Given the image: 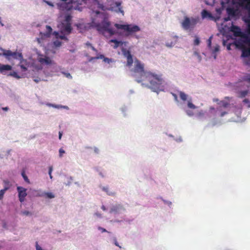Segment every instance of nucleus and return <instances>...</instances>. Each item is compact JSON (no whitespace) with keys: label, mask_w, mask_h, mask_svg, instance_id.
<instances>
[{"label":"nucleus","mask_w":250,"mask_h":250,"mask_svg":"<svg viewBox=\"0 0 250 250\" xmlns=\"http://www.w3.org/2000/svg\"><path fill=\"white\" fill-rule=\"evenodd\" d=\"M131 76L138 83L148 82L149 87L155 92L163 89L164 80L162 75L146 71L144 65L138 60L135 61L134 67L131 69Z\"/></svg>","instance_id":"obj_1"},{"label":"nucleus","mask_w":250,"mask_h":250,"mask_svg":"<svg viewBox=\"0 0 250 250\" xmlns=\"http://www.w3.org/2000/svg\"><path fill=\"white\" fill-rule=\"evenodd\" d=\"M97 18L101 19V21H97L95 20L92 21V25L94 26L97 31L103 35L108 33L110 36H113L116 34V31L113 28L110 27V22L108 20V15L104 13H100L97 12Z\"/></svg>","instance_id":"obj_2"},{"label":"nucleus","mask_w":250,"mask_h":250,"mask_svg":"<svg viewBox=\"0 0 250 250\" xmlns=\"http://www.w3.org/2000/svg\"><path fill=\"white\" fill-rule=\"evenodd\" d=\"M0 50L1 51V52H0V56H4L5 57L6 59L9 61H10L12 60H20V64H19V66L21 68V71H22V72H25L27 71V69L28 68V65H29V64L27 60L23 59L21 53L12 52L9 50H5L2 48H0Z\"/></svg>","instance_id":"obj_3"},{"label":"nucleus","mask_w":250,"mask_h":250,"mask_svg":"<svg viewBox=\"0 0 250 250\" xmlns=\"http://www.w3.org/2000/svg\"><path fill=\"white\" fill-rule=\"evenodd\" d=\"M93 3L97 8L103 11H110L124 15V10L121 6V1H114V0H106V5H104L98 0H88Z\"/></svg>","instance_id":"obj_4"},{"label":"nucleus","mask_w":250,"mask_h":250,"mask_svg":"<svg viewBox=\"0 0 250 250\" xmlns=\"http://www.w3.org/2000/svg\"><path fill=\"white\" fill-rule=\"evenodd\" d=\"M62 3H57V8L59 10L62 12H69L72 9L77 8L73 6L74 2L73 0H60Z\"/></svg>","instance_id":"obj_5"},{"label":"nucleus","mask_w":250,"mask_h":250,"mask_svg":"<svg viewBox=\"0 0 250 250\" xmlns=\"http://www.w3.org/2000/svg\"><path fill=\"white\" fill-rule=\"evenodd\" d=\"M198 22V18H189L185 17L184 20L181 22V26L184 29H192Z\"/></svg>","instance_id":"obj_6"},{"label":"nucleus","mask_w":250,"mask_h":250,"mask_svg":"<svg viewBox=\"0 0 250 250\" xmlns=\"http://www.w3.org/2000/svg\"><path fill=\"white\" fill-rule=\"evenodd\" d=\"M247 34H248V35L250 36V23L248 24V27H247V30H246ZM244 38L246 39V40H245V43H246L247 44H248V47L246 49H244L242 50V57H248L249 56L250 57V37H248V36H246L245 37H243Z\"/></svg>","instance_id":"obj_7"},{"label":"nucleus","mask_w":250,"mask_h":250,"mask_svg":"<svg viewBox=\"0 0 250 250\" xmlns=\"http://www.w3.org/2000/svg\"><path fill=\"white\" fill-rule=\"evenodd\" d=\"M230 31L233 33L234 36L236 37H247L242 31L240 28L236 25H231L230 27Z\"/></svg>","instance_id":"obj_8"},{"label":"nucleus","mask_w":250,"mask_h":250,"mask_svg":"<svg viewBox=\"0 0 250 250\" xmlns=\"http://www.w3.org/2000/svg\"><path fill=\"white\" fill-rule=\"evenodd\" d=\"M27 189L21 187H17L18 194H19V200L20 202L22 203L24 201V198L27 196V193L26 191Z\"/></svg>","instance_id":"obj_9"},{"label":"nucleus","mask_w":250,"mask_h":250,"mask_svg":"<svg viewBox=\"0 0 250 250\" xmlns=\"http://www.w3.org/2000/svg\"><path fill=\"white\" fill-rule=\"evenodd\" d=\"M38 62L42 64L49 65L52 63V61L50 58L40 54L38 58Z\"/></svg>","instance_id":"obj_10"},{"label":"nucleus","mask_w":250,"mask_h":250,"mask_svg":"<svg viewBox=\"0 0 250 250\" xmlns=\"http://www.w3.org/2000/svg\"><path fill=\"white\" fill-rule=\"evenodd\" d=\"M60 28L61 32L66 34H69L72 31L71 23H61Z\"/></svg>","instance_id":"obj_11"},{"label":"nucleus","mask_w":250,"mask_h":250,"mask_svg":"<svg viewBox=\"0 0 250 250\" xmlns=\"http://www.w3.org/2000/svg\"><path fill=\"white\" fill-rule=\"evenodd\" d=\"M123 56H125V58H126V65L128 66V67H131L133 63V60L132 59V56L130 51L128 50H124V51H123Z\"/></svg>","instance_id":"obj_12"},{"label":"nucleus","mask_w":250,"mask_h":250,"mask_svg":"<svg viewBox=\"0 0 250 250\" xmlns=\"http://www.w3.org/2000/svg\"><path fill=\"white\" fill-rule=\"evenodd\" d=\"M98 59H103L104 62L107 63H110L114 62V61L112 60V59H109L108 58H106L104 57V55L103 54L99 55L98 56L95 57H92L89 59V61H91L92 60H98Z\"/></svg>","instance_id":"obj_13"},{"label":"nucleus","mask_w":250,"mask_h":250,"mask_svg":"<svg viewBox=\"0 0 250 250\" xmlns=\"http://www.w3.org/2000/svg\"><path fill=\"white\" fill-rule=\"evenodd\" d=\"M123 30L127 32L129 34L135 33L140 31V28L137 25H131L128 27V29H123Z\"/></svg>","instance_id":"obj_14"},{"label":"nucleus","mask_w":250,"mask_h":250,"mask_svg":"<svg viewBox=\"0 0 250 250\" xmlns=\"http://www.w3.org/2000/svg\"><path fill=\"white\" fill-rule=\"evenodd\" d=\"M169 37H170V41H167L166 42V46L168 47H171L175 45L176 42H177L178 37L176 35H171Z\"/></svg>","instance_id":"obj_15"},{"label":"nucleus","mask_w":250,"mask_h":250,"mask_svg":"<svg viewBox=\"0 0 250 250\" xmlns=\"http://www.w3.org/2000/svg\"><path fill=\"white\" fill-rule=\"evenodd\" d=\"M12 67L9 64H3L0 63V73H3V72L11 70Z\"/></svg>","instance_id":"obj_16"},{"label":"nucleus","mask_w":250,"mask_h":250,"mask_svg":"<svg viewBox=\"0 0 250 250\" xmlns=\"http://www.w3.org/2000/svg\"><path fill=\"white\" fill-rule=\"evenodd\" d=\"M226 11H227L228 15L229 17H234L236 15L237 10L233 8H227Z\"/></svg>","instance_id":"obj_17"},{"label":"nucleus","mask_w":250,"mask_h":250,"mask_svg":"<svg viewBox=\"0 0 250 250\" xmlns=\"http://www.w3.org/2000/svg\"><path fill=\"white\" fill-rule=\"evenodd\" d=\"M240 1L238 2L239 6L244 7L246 9L247 5H250V0H239Z\"/></svg>","instance_id":"obj_18"},{"label":"nucleus","mask_w":250,"mask_h":250,"mask_svg":"<svg viewBox=\"0 0 250 250\" xmlns=\"http://www.w3.org/2000/svg\"><path fill=\"white\" fill-rule=\"evenodd\" d=\"M131 25V24H121L119 23L114 24V27H116L117 29H127V27H129V26Z\"/></svg>","instance_id":"obj_19"},{"label":"nucleus","mask_w":250,"mask_h":250,"mask_svg":"<svg viewBox=\"0 0 250 250\" xmlns=\"http://www.w3.org/2000/svg\"><path fill=\"white\" fill-rule=\"evenodd\" d=\"M121 208V206L120 205H116L115 206H113L111 208H110V213H112L113 212L117 213L118 212L120 209Z\"/></svg>","instance_id":"obj_20"},{"label":"nucleus","mask_w":250,"mask_h":250,"mask_svg":"<svg viewBox=\"0 0 250 250\" xmlns=\"http://www.w3.org/2000/svg\"><path fill=\"white\" fill-rule=\"evenodd\" d=\"M201 16H202V18H203V19H204L205 18H208V17L210 18L212 17V16L211 15V14H210V13H209L206 10H203V11H202Z\"/></svg>","instance_id":"obj_21"},{"label":"nucleus","mask_w":250,"mask_h":250,"mask_svg":"<svg viewBox=\"0 0 250 250\" xmlns=\"http://www.w3.org/2000/svg\"><path fill=\"white\" fill-rule=\"evenodd\" d=\"M179 96L181 100L183 101H186L188 100V95L182 91H179Z\"/></svg>","instance_id":"obj_22"},{"label":"nucleus","mask_w":250,"mask_h":250,"mask_svg":"<svg viewBox=\"0 0 250 250\" xmlns=\"http://www.w3.org/2000/svg\"><path fill=\"white\" fill-rule=\"evenodd\" d=\"M110 42L114 43V48H117V47H119L120 45L122 44L121 42H119L115 39H112L110 40Z\"/></svg>","instance_id":"obj_23"},{"label":"nucleus","mask_w":250,"mask_h":250,"mask_svg":"<svg viewBox=\"0 0 250 250\" xmlns=\"http://www.w3.org/2000/svg\"><path fill=\"white\" fill-rule=\"evenodd\" d=\"M102 189L103 191L105 192L106 194H107V195L109 196L115 195V192L109 191V188L108 187H103Z\"/></svg>","instance_id":"obj_24"},{"label":"nucleus","mask_w":250,"mask_h":250,"mask_svg":"<svg viewBox=\"0 0 250 250\" xmlns=\"http://www.w3.org/2000/svg\"><path fill=\"white\" fill-rule=\"evenodd\" d=\"M219 104L221 105V107H223L224 108L228 107V106L230 105V104H229V103L226 102L225 101H221V102H220L219 103Z\"/></svg>","instance_id":"obj_25"},{"label":"nucleus","mask_w":250,"mask_h":250,"mask_svg":"<svg viewBox=\"0 0 250 250\" xmlns=\"http://www.w3.org/2000/svg\"><path fill=\"white\" fill-rule=\"evenodd\" d=\"M71 18H72V17H71L70 15H66V17H65V20H64V21L62 22V23H70Z\"/></svg>","instance_id":"obj_26"},{"label":"nucleus","mask_w":250,"mask_h":250,"mask_svg":"<svg viewBox=\"0 0 250 250\" xmlns=\"http://www.w3.org/2000/svg\"><path fill=\"white\" fill-rule=\"evenodd\" d=\"M21 176H22V178H23L25 182L27 183V184H29V180L28 179V177L26 176L24 170L21 171Z\"/></svg>","instance_id":"obj_27"},{"label":"nucleus","mask_w":250,"mask_h":250,"mask_svg":"<svg viewBox=\"0 0 250 250\" xmlns=\"http://www.w3.org/2000/svg\"><path fill=\"white\" fill-rule=\"evenodd\" d=\"M8 189V187H5L4 188L0 190V200H1L3 197V195Z\"/></svg>","instance_id":"obj_28"},{"label":"nucleus","mask_w":250,"mask_h":250,"mask_svg":"<svg viewBox=\"0 0 250 250\" xmlns=\"http://www.w3.org/2000/svg\"><path fill=\"white\" fill-rule=\"evenodd\" d=\"M188 107L190 109H195L196 108L195 105L191 103L190 99H189V100L188 101Z\"/></svg>","instance_id":"obj_29"},{"label":"nucleus","mask_w":250,"mask_h":250,"mask_svg":"<svg viewBox=\"0 0 250 250\" xmlns=\"http://www.w3.org/2000/svg\"><path fill=\"white\" fill-rule=\"evenodd\" d=\"M10 76L13 77L15 78H17L18 79L21 78V77L20 76L18 75V73H16L15 71H13V72L10 73Z\"/></svg>","instance_id":"obj_30"},{"label":"nucleus","mask_w":250,"mask_h":250,"mask_svg":"<svg viewBox=\"0 0 250 250\" xmlns=\"http://www.w3.org/2000/svg\"><path fill=\"white\" fill-rule=\"evenodd\" d=\"M44 195H45L46 198L48 199H53L54 198V195L51 192H46L44 193Z\"/></svg>","instance_id":"obj_31"},{"label":"nucleus","mask_w":250,"mask_h":250,"mask_svg":"<svg viewBox=\"0 0 250 250\" xmlns=\"http://www.w3.org/2000/svg\"><path fill=\"white\" fill-rule=\"evenodd\" d=\"M46 29H47V33H48V35H50V33H51V31H52L51 27L49 25H46Z\"/></svg>","instance_id":"obj_32"},{"label":"nucleus","mask_w":250,"mask_h":250,"mask_svg":"<svg viewBox=\"0 0 250 250\" xmlns=\"http://www.w3.org/2000/svg\"><path fill=\"white\" fill-rule=\"evenodd\" d=\"M199 38L195 37V40H194V45H198V44H199Z\"/></svg>","instance_id":"obj_33"},{"label":"nucleus","mask_w":250,"mask_h":250,"mask_svg":"<svg viewBox=\"0 0 250 250\" xmlns=\"http://www.w3.org/2000/svg\"><path fill=\"white\" fill-rule=\"evenodd\" d=\"M59 153H60V157H62L63 154L64 153V151L62 148H61L59 150Z\"/></svg>","instance_id":"obj_34"},{"label":"nucleus","mask_w":250,"mask_h":250,"mask_svg":"<svg viewBox=\"0 0 250 250\" xmlns=\"http://www.w3.org/2000/svg\"><path fill=\"white\" fill-rule=\"evenodd\" d=\"M211 40H212V36L209 37L208 40V46L209 48L211 47Z\"/></svg>","instance_id":"obj_35"},{"label":"nucleus","mask_w":250,"mask_h":250,"mask_svg":"<svg viewBox=\"0 0 250 250\" xmlns=\"http://www.w3.org/2000/svg\"><path fill=\"white\" fill-rule=\"evenodd\" d=\"M62 74H63L64 76H65V77H66V78L68 79H72V76H71L70 73L62 72Z\"/></svg>","instance_id":"obj_36"},{"label":"nucleus","mask_w":250,"mask_h":250,"mask_svg":"<svg viewBox=\"0 0 250 250\" xmlns=\"http://www.w3.org/2000/svg\"><path fill=\"white\" fill-rule=\"evenodd\" d=\"M248 93V92L247 91V90L242 91H241V93H240V94H241V96H242V97H244L245 96H247Z\"/></svg>","instance_id":"obj_37"},{"label":"nucleus","mask_w":250,"mask_h":250,"mask_svg":"<svg viewBox=\"0 0 250 250\" xmlns=\"http://www.w3.org/2000/svg\"><path fill=\"white\" fill-rule=\"evenodd\" d=\"M186 113H187L188 116H192L194 115L193 112L190 110H187V111H186Z\"/></svg>","instance_id":"obj_38"},{"label":"nucleus","mask_w":250,"mask_h":250,"mask_svg":"<svg viewBox=\"0 0 250 250\" xmlns=\"http://www.w3.org/2000/svg\"><path fill=\"white\" fill-rule=\"evenodd\" d=\"M98 229L101 230V232H108V231H106V230L105 229L102 228L101 227H98Z\"/></svg>","instance_id":"obj_39"},{"label":"nucleus","mask_w":250,"mask_h":250,"mask_svg":"<svg viewBox=\"0 0 250 250\" xmlns=\"http://www.w3.org/2000/svg\"><path fill=\"white\" fill-rule=\"evenodd\" d=\"M52 171V167H49V170H48V174H49L50 179L52 178V176H51V172Z\"/></svg>","instance_id":"obj_40"},{"label":"nucleus","mask_w":250,"mask_h":250,"mask_svg":"<svg viewBox=\"0 0 250 250\" xmlns=\"http://www.w3.org/2000/svg\"><path fill=\"white\" fill-rule=\"evenodd\" d=\"M36 250H43L42 248L40 246V245L37 244V242L36 243Z\"/></svg>","instance_id":"obj_41"},{"label":"nucleus","mask_w":250,"mask_h":250,"mask_svg":"<svg viewBox=\"0 0 250 250\" xmlns=\"http://www.w3.org/2000/svg\"><path fill=\"white\" fill-rule=\"evenodd\" d=\"M218 51H219V45H216V46L214 47V51H213V53L217 52H218Z\"/></svg>","instance_id":"obj_42"},{"label":"nucleus","mask_w":250,"mask_h":250,"mask_svg":"<svg viewBox=\"0 0 250 250\" xmlns=\"http://www.w3.org/2000/svg\"><path fill=\"white\" fill-rule=\"evenodd\" d=\"M54 44L56 46V47H59L61 45L60 42H54Z\"/></svg>","instance_id":"obj_43"},{"label":"nucleus","mask_w":250,"mask_h":250,"mask_svg":"<svg viewBox=\"0 0 250 250\" xmlns=\"http://www.w3.org/2000/svg\"><path fill=\"white\" fill-rule=\"evenodd\" d=\"M246 9H247V10L248 11V14H249V16L250 17V4H248V5H247Z\"/></svg>","instance_id":"obj_44"},{"label":"nucleus","mask_w":250,"mask_h":250,"mask_svg":"<svg viewBox=\"0 0 250 250\" xmlns=\"http://www.w3.org/2000/svg\"><path fill=\"white\" fill-rule=\"evenodd\" d=\"M45 2H46V3H47V4L50 6L51 7L54 6V5L52 4V3L49 1H46Z\"/></svg>","instance_id":"obj_45"},{"label":"nucleus","mask_w":250,"mask_h":250,"mask_svg":"<svg viewBox=\"0 0 250 250\" xmlns=\"http://www.w3.org/2000/svg\"><path fill=\"white\" fill-rule=\"evenodd\" d=\"M95 215L97 216V217H99V218L102 217L101 213H100L98 212L95 213Z\"/></svg>","instance_id":"obj_46"},{"label":"nucleus","mask_w":250,"mask_h":250,"mask_svg":"<svg viewBox=\"0 0 250 250\" xmlns=\"http://www.w3.org/2000/svg\"><path fill=\"white\" fill-rule=\"evenodd\" d=\"M85 45L87 46V47H93L92 45H91V43L89 42H87L85 43Z\"/></svg>","instance_id":"obj_47"},{"label":"nucleus","mask_w":250,"mask_h":250,"mask_svg":"<svg viewBox=\"0 0 250 250\" xmlns=\"http://www.w3.org/2000/svg\"><path fill=\"white\" fill-rule=\"evenodd\" d=\"M94 152L97 154L99 153V148L95 147H94Z\"/></svg>","instance_id":"obj_48"},{"label":"nucleus","mask_w":250,"mask_h":250,"mask_svg":"<svg viewBox=\"0 0 250 250\" xmlns=\"http://www.w3.org/2000/svg\"><path fill=\"white\" fill-rule=\"evenodd\" d=\"M91 49H92V50L94 51L96 53H97L98 51L95 48L94 46H92V47H90Z\"/></svg>","instance_id":"obj_49"},{"label":"nucleus","mask_w":250,"mask_h":250,"mask_svg":"<svg viewBox=\"0 0 250 250\" xmlns=\"http://www.w3.org/2000/svg\"><path fill=\"white\" fill-rule=\"evenodd\" d=\"M2 110H3V111H7L8 110H9V108H8V107H2Z\"/></svg>","instance_id":"obj_50"},{"label":"nucleus","mask_w":250,"mask_h":250,"mask_svg":"<svg viewBox=\"0 0 250 250\" xmlns=\"http://www.w3.org/2000/svg\"><path fill=\"white\" fill-rule=\"evenodd\" d=\"M226 114H227V112H223L221 113V115H220V116L222 117L224 116H225V115H226Z\"/></svg>","instance_id":"obj_51"},{"label":"nucleus","mask_w":250,"mask_h":250,"mask_svg":"<svg viewBox=\"0 0 250 250\" xmlns=\"http://www.w3.org/2000/svg\"><path fill=\"white\" fill-rule=\"evenodd\" d=\"M114 245H115V246H116L119 248H121V247L119 246V245H118V243H117L116 240L114 241Z\"/></svg>","instance_id":"obj_52"},{"label":"nucleus","mask_w":250,"mask_h":250,"mask_svg":"<svg viewBox=\"0 0 250 250\" xmlns=\"http://www.w3.org/2000/svg\"><path fill=\"white\" fill-rule=\"evenodd\" d=\"M40 81H41V79H34V81L35 83L39 82Z\"/></svg>","instance_id":"obj_53"},{"label":"nucleus","mask_w":250,"mask_h":250,"mask_svg":"<svg viewBox=\"0 0 250 250\" xmlns=\"http://www.w3.org/2000/svg\"><path fill=\"white\" fill-rule=\"evenodd\" d=\"M23 214L25 215H28L29 214V212H28L27 211H25L23 212Z\"/></svg>","instance_id":"obj_54"},{"label":"nucleus","mask_w":250,"mask_h":250,"mask_svg":"<svg viewBox=\"0 0 250 250\" xmlns=\"http://www.w3.org/2000/svg\"><path fill=\"white\" fill-rule=\"evenodd\" d=\"M101 209H102L103 210H104L105 211V210H106V208H105V207L104 206H101Z\"/></svg>","instance_id":"obj_55"},{"label":"nucleus","mask_w":250,"mask_h":250,"mask_svg":"<svg viewBox=\"0 0 250 250\" xmlns=\"http://www.w3.org/2000/svg\"><path fill=\"white\" fill-rule=\"evenodd\" d=\"M61 138H62V132H60L59 133V139L61 140Z\"/></svg>","instance_id":"obj_56"},{"label":"nucleus","mask_w":250,"mask_h":250,"mask_svg":"<svg viewBox=\"0 0 250 250\" xmlns=\"http://www.w3.org/2000/svg\"><path fill=\"white\" fill-rule=\"evenodd\" d=\"M244 103H249V100L247 99H245L244 100Z\"/></svg>","instance_id":"obj_57"},{"label":"nucleus","mask_w":250,"mask_h":250,"mask_svg":"<svg viewBox=\"0 0 250 250\" xmlns=\"http://www.w3.org/2000/svg\"><path fill=\"white\" fill-rule=\"evenodd\" d=\"M173 97L176 100H177V96L175 94H173Z\"/></svg>","instance_id":"obj_58"},{"label":"nucleus","mask_w":250,"mask_h":250,"mask_svg":"<svg viewBox=\"0 0 250 250\" xmlns=\"http://www.w3.org/2000/svg\"><path fill=\"white\" fill-rule=\"evenodd\" d=\"M227 49H228V50H230V45H228Z\"/></svg>","instance_id":"obj_59"},{"label":"nucleus","mask_w":250,"mask_h":250,"mask_svg":"<svg viewBox=\"0 0 250 250\" xmlns=\"http://www.w3.org/2000/svg\"><path fill=\"white\" fill-rule=\"evenodd\" d=\"M48 105H49V106H53V107H56V105H53L51 104H48Z\"/></svg>","instance_id":"obj_60"},{"label":"nucleus","mask_w":250,"mask_h":250,"mask_svg":"<svg viewBox=\"0 0 250 250\" xmlns=\"http://www.w3.org/2000/svg\"><path fill=\"white\" fill-rule=\"evenodd\" d=\"M226 21H229V17H228L227 18H226Z\"/></svg>","instance_id":"obj_61"},{"label":"nucleus","mask_w":250,"mask_h":250,"mask_svg":"<svg viewBox=\"0 0 250 250\" xmlns=\"http://www.w3.org/2000/svg\"><path fill=\"white\" fill-rule=\"evenodd\" d=\"M226 99L229 100V97H226Z\"/></svg>","instance_id":"obj_62"},{"label":"nucleus","mask_w":250,"mask_h":250,"mask_svg":"<svg viewBox=\"0 0 250 250\" xmlns=\"http://www.w3.org/2000/svg\"><path fill=\"white\" fill-rule=\"evenodd\" d=\"M63 38H64V36L61 37V39H63Z\"/></svg>","instance_id":"obj_63"},{"label":"nucleus","mask_w":250,"mask_h":250,"mask_svg":"<svg viewBox=\"0 0 250 250\" xmlns=\"http://www.w3.org/2000/svg\"><path fill=\"white\" fill-rule=\"evenodd\" d=\"M210 109H212V110H214V108H210Z\"/></svg>","instance_id":"obj_64"}]
</instances>
